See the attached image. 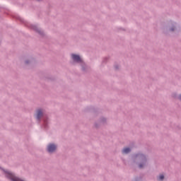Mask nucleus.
<instances>
[{
  "label": "nucleus",
  "mask_w": 181,
  "mask_h": 181,
  "mask_svg": "<svg viewBox=\"0 0 181 181\" xmlns=\"http://www.w3.org/2000/svg\"><path fill=\"white\" fill-rule=\"evenodd\" d=\"M139 168H144V165L142 164H139Z\"/></svg>",
  "instance_id": "0eeeda50"
},
{
  "label": "nucleus",
  "mask_w": 181,
  "mask_h": 181,
  "mask_svg": "<svg viewBox=\"0 0 181 181\" xmlns=\"http://www.w3.org/2000/svg\"><path fill=\"white\" fill-rule=\"evenodd\" d=\"M163 179H165V176H163V175H160L158 177V180H163Z\"/></svg>",
  "instance_id": "39448f33"
},
{
  "label": "nucleus",
  "mask_w": 181,
  "mask_h": 181,
  "mask_svg": "<svg viewBox=\"0 0 181 181\" xmlns=\"http://www.w3.org/2000/svg\"><path fill=\"white\" fill-rule=\"evenodd\" d=\"M42 115H43V112H42V110H38L37 111V119H40Z\"/></svg>",
  "instance_id": "7ed1b4c3"
},
{
  "label": "nucleus",
  "mask_w": 181,
  "mask_h": 181,
  "mask_svg": "<svg viewBox=\"0 0 181 181\" xmlns=\"http://www.w3.org/2000/svg\"><path fill=\"white\" fill-rule=\"evenodd\" d=\"M171 30H173V29H171Z\"/></svg>",
  "instance_id": "6e6552de"
},
{
  "label": "nucleus",
  "mask_w": 181,
  "mask_h": 181,
  "mask_svg": "<svg viewBox=\"0 0 181 181\" xmlns=\"http://www.w3.org/2000/svg\"><path fill=\"white\" fill-rule=\"evenodd\" d=\"M56 145L53 144H51L49 145H48L47 146V151L49 153H52V152H54L55 149H56Z\"/></svg>",
  "instance_id": "f257e3e1"
},
{
  "label": "nucleus",
  "mask_w": 181,
  "mask_h": 181,
  "mask_svg": "<svg viewBox=\"0 0 181 181\" xmlns=\"http://www.w3.org/2000/svg\"><path fill=\"white\" fill-rule=\"evenodd\" d=\"M140 159H141L142 160H145V156L140 155Z\"/></svg>",
  "instance_id": "423d86ee"
},
{
  "label": "nucleus",
  "mask_w": 181,
  "mask_h": 181,
  "mask_svg": "<svg viewBox=\"0 0 181 181\" xmlns=\"http://www.w3.org/2000/svg\"><path fill=\"white\" fill-rule=\"evenodd\" d=\"M71 57L74 62H77L78 63L81 62V58H80V56L72 54Z\"/></svg>",
  "instance_id": "f03ea898"
},
{
  "label": "nucleus",
  "mask_w": 181,
  "mask_h": 181,
  "mask_svg": "<svg viewBox=\"0 0 181 181\" xmlns=\"http://www.w3.org/2000/svg\"><path fill=\"white\" fill-rule=\"evenodd\" d=\"M123 153H129L131 152V148H125L122 151Z\"/></svg>",
  "instance_id": "20e7f679"
}]
</instances>
